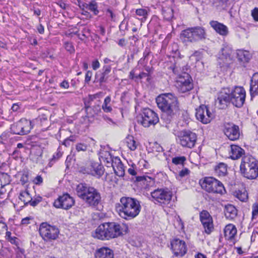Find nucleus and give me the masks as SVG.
Segmentation results:
<instances>
[{"mask_svg": "<svg viewBox=\"0 0 258 258\" xmlns=\"http://www.w3.org/2000/svg\"><path fill=\"white\" fill-rule=\"evenodd\" d=\"M140 202L137 199L123 197L116 205V210L122 218L130 220L138 216L141 210Z\"/></svg>", "mask_w": 258, "mask_h": 258, "instance_id": "1", "label": "nucleus"}, {"mask_svg": "<svg viewBox=\"0 0 258 258\" xmlns=\"http://www.w3.org/2000/svg\"><path fill=\"white\" fill-rule=\"evenodd\" d=\"M158 107L164 113L162 118L167 115L168 120L170 121L172 116L179 110L178 101L177 97L172 93H163L159 95L156 98Z\"/></svg>", "mask_w": 258, "mask_h": 258, "instance_id": "2", "label": "nucleus"}, {"mask_svg": "<svg viewBox=\"0 0 258 258\" xmlns=\"http://www.w3.org/2000/svg\"><path fill=\"white\" fill-rule=\"evenodd\" d=\"M76 191L77 195L92 208H95L101 204V195L94 187L81 183L77 186Z\"/></svg>", "mask_w": 258, "mask_h": 258, "instance_id": "3", "label": "nucleus"}, {"mask_svg": "<svg viewBox=\"0 0 258 258\" xmlns=\"http://www.w3.org/2000/svg\"><path fill=\"white\" fill-rule=\"evenodd\" d=\"M123 234V228L119 224L114 222L105 223L95 230L93 236L100 240H108Z\"/></svg>", "mask_w": 258, "mask_h": 258, "instance_id": "4", "label": "nucleus"}, {"mask_svg": "<svg viewBox=\"0 0 258 258\" xmlns=\"http://www.w3.org/2000/svg\"><path fill=\"white\" fill-rule=\"evenodd\" d=\"M240 171L243 177L256 179L258 177V161L251 155L244 156L241 159Z\"/></svg>", "mask_w": 258, "mask_h": 258, "instance_id": "5", "label": "nucleus"}, {"mask_svg": "<svg viewBox=\"0 0 258 258\" xmlns=\"http://www.w3.org/2000/svg\"><path fill=\"white\" fill-rule=\"evenodd\" d=\"M138 123L142 124L145 127L154 125L159 120L158 115L149 108H145L137 117Z\"/></svg>", "mask_w": 258, "mask_h": 258, "instance_id": "6", "label": "nucleus"}, {"mask_svg": "<svg viewBox=\"0 0 258 258\" xmlns=\"http://www.w3.org/2000/svg\"><path fill=\"white\" fill-rule=\"evenodd\" d=\"M201 186L208 192L222 195L226 192L223 183L213 177H206L201 183Z\"/></svg>", "mask_w": 258, "mask_h": 258, "instance_id": "7", "label": "nucleus"}, {"mask_svg": "<svg viewBox=\"0 0 258 258\" xmlns=\"http://www.w3.org/2000/svg\"><path fill=\"white\" fill-rule=\"evenodd\" d=\"M39 233L45 241L55 240L58 237L59 230L55 226H51L47 223L41 224L39 229Z\"/></svg>", "mask_w": 258, "mask_h": 258, "instance_id": "8", "label": "nucleus"}, {"mask_svg": "<svg viewBox=\"0 0 258 258\" xmlns=\"http://www.w3.org/2000/svg\"><path fill=\"white\" fill-rule=\"evenodd\" d=\"M197 135L189 131H182L177 136V142L183 147L192 148L195 146Z\"/></svg>", "mask_w": 258, "mask_h": 258, "instance_id": "9", "label": "nucleus"}, {"mask_svg": "<svg viewBox=\"0 0 258 258\" xmlns=\"http://www.w3.org/2000/svg\"><path fill=\"white\" fill-rule=\"evenodd\" d=\"M153 201L161 205L169 204L171 200L172 194L168 189L157 188L151 192Z\"/></svg>", "mask_w": 258, "mask_h": 258, "instance_id": "10", "label": "nucleus"}, {"mask_svg": "<svg viewBox=\"0 0 258 258\" xmlns=\"http://www.w3.org/2000/svg\"><path fill=\"white\" fill-rule=\"evenodd\" d=\"M32 128L31 121L25 118L21 119L11 126V131L13 134L21 136L29 134Z\"/></svg>", "mask_w": 258, "mask_h": 258, "instance_id": "11", "label": "nucleus"}, {"mask_svg": "<svg viewBox=\"0 0 258 258\" xmlns=\"http://www.w3.org/2000/svg\"><path fill=\"white\" fill-rule=\"evenodd\" d=\"M175 86L180 93H183L191 90L193 88V84L190 76L185 73L179 75L176 81Z\"/></svg>", "mask_w": 258, "mask_h": 258, "instance_id": "12", "label": "nucleus"}, {"mask_svg": "<svg viewBox=\"0 0 258 258\" xmlns=\"http://www.w3.org/2000/svg\"><path fill=\"white\" fill-rule=\"evenodd\" d=\"M245 91L242 87H235L231 90V103L237 107L243 106L245 99Z\"/></svg>", "mask_w": 258, "mask_h": 258, "instance_id": "13", "label": "nucleus"}, {"mask_svg": "<svg viewBox=\"0 0 258 258\" xmlns=\"http://www.w3.org/2000/svg\"><path fill=\"white\" fill-rule=\"evenodd\" d=\"M196 116L199 121L204 124L210 123L214 118L213 114L205 105H200L196 109Z\"/></svg>", "mask_w": 258, "mask_h": 258, "instance_id": "14", "label": "nucleus"}, {"mask_svg": "<svg viewBox=\"0 0 258 258\" xmlns=\"http://www.w3.org/2000/svg\"><path fill=\"white\" fill-rule=\"evenodd\" d=\"M75 204V200L69 194H63L59 196L54 202L53 205L56 208L64 210L70 209Z\"/></svg>", "mask_w": 258, "mask_h": 258, "instance_id": "15", "label": "nucleus"}, {"mask_svg": "<svg viewBox=\"0 0 258 258\" xmlns=\"http://www.w3.org/2000/svg\"><path fill=\"white\" fill-rule=\"evenodd\" d=\"M223 132L228 138L231 141H235L239 138L240 131L239 126L233 123H225Z\"/></svg>", "mask_w": 258, "mask_h": 258, "instance_id": "16", "label": "nucleus"}, {"mask_svg": "<svg viewBox=\"0 0 258 258\" xmlns=\"http://www.w3.org/2000/svg\"><path fill=\"white\" fill-rule=\"evenodd\" d=\"M231 90L229 88H223L218 94L216 103L220 108L226 107L231 102Z\"/></svg>", "mask_w": 258, "mask_h": 258, "instance_id": "17", "label": "nucleus"}, {"mask_svg": "<svg viewBox=\"0 0 258 258\" xmlns=\"http://www.w3.org/2000/svg\"><path fill=\"white\" fill-rule=\"evenodd\" d=\"M200 218L205 232L210 234L214 229L212 216L208 211L203 210L200 214Z\"/></svg>", "mask_w": 258, "mask_h": 258, "instance_id": "18", "label": "nucleus"}, {"mask_svg": "<svg viewBox=\"0 0 258 258\" xmlns=\"http://www.w3.org/2000/svg\"><path fill=\"white\" fill-rule=\"evenodd\" d=\"M104 172L102 165L98 162H90L84 168V173L92 175L97 177L101 176Z\"/></svg>", "mask_w": 258, "mask_h": 258, "instance_id": "19", "label": "nucleus"}, {"mask_svg": "<svg viewBox=\"0 0 258 258\" xmlns=\"http://www.w3.org/2000/svg\"><path fill=\"white\" fill-rule=\"evenodd\" d=\"M171 248L175 255L182 256L186 252L185 243L179 239H174L171 242Z\"/></svg>", "mask_w": 258, "mask_h": 258, "instance_id": "20", "label": "nucleus"}, {"mask_svg": "<svg viewBox=\"0 0 258 258\" xmlns=\"http://www.w3.org/2000/svg\"><path fill=\"white\" fill-rule=\"evenodd\" d=\"M233 50L228 46L223 48L219 54V62L223 65L228 66L231 64L233 60Z\"/></svg>", "mask_w": 258, "mask_h": 258, "instance_id": "21", "label": "nucleus"}, {"mask_svg": "<svg viewBox=\"0 0 258 258\" xmlns=\"http://www.w3.org/2000/svg\"><path fill=\"white\" fill-rule=\"evenodd\" d=\"M211 27L219 34L225 36L228 34L229 31L227 27L222 23L217 21L210 22Z\"/></svg>", "mask_w": 258, "mask_h": 258, "instance_id": "22", "label": "nucleus"}, {"mask_svg": "<svg viewBox=\"0 0 258 258\" xmlns=\"http://www.w3.org/2000/svg\"><path fill=\"white\" fill-rule=\"evenodd\" d=\"M95 258H114L113 251L108 247H102L96 250Z\"/></svg>", "mask_w": 258, "mask_h": 258, "instance_id": "23", "label": "nucleus"}, {"mask_svg": "<svg viewBox=\"0 0 258 258\" xmlns=\"http://www.w3.org/2000/svg\"><path fill=\"white\" fill-rule=\"evenodd\" d=\"M191 30L192 36L194 39V42L199 40L205 39L206 38V33L205 29L202 27H191Z\"/></svg>", "mask_w": 258, "mask_h": 258, "instance_id": "24", "label": "nucleus"}, {"mask_svg": "<svg viewBox=\"0 0 258 258\" xmlns=\"http://www.w3.org/2000/svg\"><path fill=\"white\" fill-rule=\"evenodd\" d=\"M112 167L115 174L118 176L122 177L124 175V168L123 164L118 157L114 159V164Z\"/></svg>", "mask_w": 258, "mask_h": 258, "instance_id": "25", "label": "nucleus"}, {"mask_svg": "<svg viewBox=\"0 0 258 258\" xmlns=\"http://www.w3.org/2000/svg\"><path fill=\"white\" fill-rule=\"evenodd\" d=\"M237 233L236 227L232 224L227 225L224 228V236L226 239L233 240Z\"/></svg>", "mask_w": 258, "mask_h": 258, "instance_id": "26", "label": "nucleus"}, {"mask_svg": "<svg viewBox=\"0 0 258 258\" xmlns=\"http://www.w3.org/2000/svg\"><path fill=\"white\" fill-rule=\"evenodd\" d=\"M244 153V150L237 145H231V150L229 152L230 157L232 159H239Z\"/></svg>", "mask_w": 258, "mask_h": 258, "instance_id": "27", "label": "nucleus"}, {"mask_svg": "<svg viewBox=\"0 0 258 258\" xmlns=\"http://www.w3.org/2000/svg\"><path fill=\"white\" fill-rule=\"evenodd\" d=\"M250 92L252 96L258 93V73L253 74L251 79Z\"/></svg>", "mask_w": 258, "mask_h": 258, "instance_id": "28", "label": "nucleus"}, {"mask_svg": "<svg viewBox=\"0 0 258 258\" xmlns=\"http://www.w3.org/2000/svg\"><path fill=\"white\" fill-rule=\"evenodd\" d=\"M224 213L227 219L232 220L236 217L237 210L234 206L228 205L225 206Z\"/></svg>", "mask_w": 258, "mask_h": 258, "instance_id": "29", "label": "nucleus"}, {"mask_svg": "<svg viewBox=\"0 0 258 258\" xmlns=\"http://www.w3.org/2000/svg\"><path fill=\"white\" fill-rule=\"evenodd\" d=\"M236 54L238 60L242 63L247 62L251 57L250 53L244 50H238Z\"/></svg>", "mask_w": 258, "mask_h": 258, "instance_id": "30", "label": "nucleus"}, {"mask_svg": "<svg viewBox=\"0 0 258 258\" xmlns=\"http://www.w3.org/2000/svg\"><path fill=\"white\" fill-rule=\"evenodd\" d=\"M192 35L193 34L192 33L191 28H189L181 32L180 34V38L183 41L194 42Z\"/></svg>", "mask_w": 258, "mask_h": 258, "instance_id": "31", "label": "nucleus"}, {"mask_svg": "<svg viewBox=\"0 0 258 258\" xmlns=\"http://www.w3.org/2000/svg\"><path fill=\"white\" fill-rule=\"evenodd\" d=\"M136 180L137 181L140 182L145 188H148L154 184L153 179L148 176H138Z\"/></svg>", "mask_w": 258, "mask_h": 258, "instance_id": "32", "label": "nucleus"}, {"mask_svg": "<svg viewBox=\"0 0 258 258\" xmlns=\"http://www.w3.org/2000/svg\"><path fill=\"white\" fill-rule=\"evenodd\" d=\"M126 146L131 151H135L139 145L134 137L132 136H128L125 139Z\"/></svg>", "mask_w": 258, "mask_h": 258, "instance_id": "33", "label": "nucleus"}, {"mask_svg": "<svg viewBox=\"0 0 258 258\" xmlns=\"http://www.w3.org/2000/svg\"><path fill=\"white\" fill-rule=\"evenodd\" d=\"M227 171V165L223 163H220L215 167V172L220 176H225Z\"/></svg>", "mask_w": 258, "mask_h": 258, "instance_id": "34", "label": "nucleus"}, {"mask_svg": "<svg viewBox=\"0 0 258 258\" xmlns=\"http://www.w3.org/2000/svg\"><path fill=\"white\" fill-rule=\"evenodd\" d=\"M103 73L101 74V77L99 79L100 83H104L107 81L108 78L109 74L111 71V67L110 66H105L103 68Z\"/></svg>", "mask_w": 258, "mask_h": 258, "instance_id": "35", "label": "nucleus"}, {"mask_svg": "<svg viewBox=\"0 0 258 258\" xmlns=\"http://www.w3.org/2000/svg\"><path fill=\"white\" fill-rule=\"evenodd\" d=\"M19 199L24 203L25 205L29 203L32 200L31 197L27 190L21 191L20 194Z\"/></svg>", "mask_w": 258, "mask_h": 258, "instance_id": "36", "label": "nucleus"}, {"mask_svg": "<svg viewBox=\"0 0 258 258\" xmlns=\"http://www.w3.org/2000/svg\"><path fill=\"white\" fill-rule=\"evenodd\" d=\"M137 18L141 21H145L148 15V12L145 9H138L136 11Z\"/></svg>", "mask_w": 258, "mask_h": 258, "instance_id": "37", "label": "nucleus"}, {"mask_svg": "<svg viewBox=\"0 0 258 258\" xmlns=\"http://www.w3.org/2000/svg\"><path fill=\"white\" fill-rule=\"evenodd\" d=\"M111 97L110 96H107L104 101V102L102 105V108L103 111L105 112H110L112 110V107L110 105Z\"/></svg>", "mask_w": 258, "mask_h": 258, "instance_id": "38", "label": "nucleus"}, {"mask_svg": "<svg viewBox=\"0 0 258 258\" xmlns=\"http://www.w3.org/2000/svg\"><path fill=\"white\" fill-rule=\"evenodd\" d=\"M227 1L228 0H213V5L217 9L221 10L226 7Z\"/></svg>", "mask_w": 258, "mask_h": 258, "instance_id": "39", "label": "nucleus"}, {"mask_svg": "<svg viewBox=\"0 0 258 258\" xmlns=\"http://www.w3.org/2000/svg\"><path fill=\"white\" fill-rule=\"evenodd\" d=\"M1 182L2 187H4L6 185L10 182V177L7 173H2L1 177Z\"/></svg>", "mask_w": 258, "mask_h": 258, "instance_id": "40", "label": "nucleus"}, {"mask_svg": "<svg viewBox=\"0 0 258 258\" xmlns=\"http://www.w3.org/2000/svg\"><path fill=\"white\" fill-rule=\"evenodd\" d=\"M6 239L10 241L12 244H15L17 246L18 245V239L16 237L11 236V232L10 231H7L6 233Z\"/></svg>", "mask_w": 258, "mask_h": 258, "instance_id": "41", "label": "nucleus"}, {"mask_svg": "<svg viewBox=\"0 0 258 258\" xmlns=\"http://www.w3.org/2000/svg\"><path fill=\"white\" fill-rule=\"evenodd\" d=\"M236 197L242 202H245L248 199L247 193L245 191H242L239 190L236 193Z\"/></svg>", "mask_w": 258, "mask_h": 258, "instance_id": "42", "label": "nucleus"}, {"mask_svg": "<svg viewBox=\"0 0 258 258\" xmlns=\"http://www.w3.org/2000/svg\"><path fill=\"white\" fill-rule=\"evenodd\" d=\"M186 158L184 156L176 157L172 158V162L175 165H183Z\"/></svg>", "mask_w": 258, "mask_h": 258, "instance_id": "43", "label": "nucleus"}, {"mask_svg": "<svg viewBox=\"0 0 258 258\" xmlns=\"http://www.w3.org/2000/svg\"><path fill=\"white\" fill-rule=\"evenodd\" d=\"M258 217V204L254 203L252 206V220Z\"/></svg>", "mask_w": 258, "mask_h": 258, "instance_id": "44", "label": "nucleus"}, {"mask_svg": "<svg viewBox=\"0 0 258 258\" xmlns=\"http://www.w3.org/2000/svg\"><path fill=\"white\" fill-rule=\"evenodd\" d=\"M116 157H112L111 155L106 159L103 162L107 167H112L114 164V159Z\"/></svg>", "mask_w": 258, "mask_h": 258, "instance_id": "45", "label": "nucleus"}, {"mask_svg": "<svg viewBox=\"0 0 258 258\" xmlns=\"http://www.w3.org/2000/svg\"><path fill=\"white\" fill-rule=\"evenodd\" d=\"M88 148V146L83 143H78L76 146V149L77 151H85Z\"/></svg>", "mask_w": 258, "mask_h": 258, "instance_id": "46", "label": "nucleus"}, {"mask_svg": "<svg viewBox=\"0 0 258 258\" xmlns=\"http://www.w3.org/2000/svg\"><path fill=\"white\" fill-rule=\"evenodd\" d=\"M86 8L90 10L92 12H93L95 15L97 14L98 13V11L97 10V7L95 4L91 3L89 5L86 4Z\"/></svg>", "mask_w": 258, "mask_h": 258, "instance_id": "47", "label": "nucleus"}, {"mask_svg": "<svg viewBox=\"0 0 258 258\" xmlns=\"http://www.w3.org/2000/svg\"><path fill=\"white\" fill-rule=\"evenodd\" d=\"M110 155V152L107 151H102L100 153V157L103 162Z\"/></svg>", "mask_w": 258, "mask_h": 258, "instance_id": "48", "label": "nucleus"}, {"mask_svg": "<svg viewBox=\"0 0 258 258\" xmlns=\"http://www.w3.org/2000/svg\"><path fill=\"white\" fill-rule=\"evenodd\" d=\"M64 47L66 49L71 53L74 52L75 50L72 44L70 42H67L64 43Z\"/></svg>", "mask_w": 258, "mask_h": 258, "instance_id": "49", "label": "nucleus"}, {"mask_svg": "<svg viewBox=\"0 0 258 258\" xmlns=\"http://www.w3.org/2000/svg\"><path fill=\"white\" fill-rule=\"evenodd\" d=\"M251 16L255 21H258V8H255L252 10Z\"/></svg>", "mask_w": 258, "mask_h": 258, "instance_id": "50", "label": "nucleus"}, {"mask_svg": "<svg viewBox=\"0 0 258 258\" xmlns=\"http://www.w3.org/2000/svg\"><path fill=\"white\" fill-rule=\"evenodd\" d=\"M189 173V170L185 168L181 170L179 173V175L181 177H184L186 175H187Z\"/></svg>", "mask_w": 258, "mask_h": 258, "instance_id": "51", "label": "nucleus"}, {"mask_svg": "<svg viewBox=\"0 0 258 258\" xmlns=\"http://www.w3.org/2000/svg\"><path fill=\"white\" fill-rule=\"evenodd\" d=\"M100 63L98 60H95L92 62V68L94 70H96L100 67Z\"/></svg>", "mask_w": 258, "mask_h": 258, "instance_id": "52", "label": "nucleus"}, {"mask_svg": "<svg viewBox=\"0 0 258 258\" xmlns=\"http://www.w3.org/2000/svg\"><path fill=\"white\" fill-rule=\"evenodd\" d=\"M41 201V198L39 197L38 199H36L32 201V200L31 201V202H30V205L32 206H36L39 203H40Z\"/></svg>", "mask_w": 258, "mask_h": 258, "instance_id": "53", "label": "nucleus"}, {"mask_svg": "<svg viewBox=\"0 0 258 258\" xmlns=\"http://www.w3.org/2000/svg\"><path fill=\"white\" fill-rule=\"evenodd\" d=\"M107 15L110 18V20L111 21H115V16L111 10H107Z\"/></svg>", "mask_w": 258, "mask_h": 258, "instance_id": "54", "label": "nucleus"}, {"mask_svg": "<svg viewBox=\"0 0 258 258\" xmlns=\"http://www.w3.org/2000/svg\"><path fill=\"white\" fill-rule=\"evenodd\" d=\"M43 181V179L41 177V176L38 175L37 176L35 179H34V182L36 184H39L42 183Z\"/></svg>", "mask_w": 258, "mask_h": 258, "instance_id": "55", "label": "nucleus"}, {"mask_svg": "<svg viewBox=\"0 0 258 258\" xmlns=\"http://www.w3.org/2000/svg\"><path fill=\"white\" fill-rule=\"evenodd\" d=\"M92 73L90 71H88L85 75V82L88 83L92 77Z\"/></svg>", "mask_w": 258, "mask_h": 258, "instance_id": "56", "label": "nucleus"}, {"mask_svg": "<svg viewBox=\"0 0 258 258\" xmlns=\"http://www.w3.org/2000/svg\"><path fill=\"white\" fill-rule=\"evenodd\" d=\"M60 86L61 88L68 89L69 87V84L68 81L64 80L60 83Z\"/></svg>", "mask_w": 258, "mask_h": 258, "instance_id": "57", "label": "nucleus"}, {"mask_svg": "<svg viewBox=\"0 0 258 258\" xmlns=\"http://www.w3.org/2000/svg\"><path fill=\"white\" fill-rule=\"evenodd\" d=\"M30 220V217H26L25 218H23L22 220L21 224L23 225H27L29 223Z\"/></svg>", "mask_w": 258, "mask_h": 258, "instance_id": "58", "label": "nucleus"}, {"mask_svg": "<svg viewBox=\"0 0 258 258\" xmlns=\"http://www.w3.org/2000/svg\"><path fill=\"white\" fill-rule=\"evenodd\" d=\"M127 171L128 173L132 175H136L137 174L136 171L135 170L133 167H131L128 168Z\"/></svg>", "mask_w": 258, "mask_h": 258, "instance_id": "59", "label": "nucleus"}, {"mask_svg": "<svg viewBox=\"0 0 258 258\" xmlns=\"http://www.w3.org/2000/svg\"><path fill=\"white\" fill-rule=\"evenodd\" d=\"M125 44V40L124 38L120 39L118 42V44L121 47L124 46Z\"/></svg>", "mask_w": 258, "mask_h": 258, "instance_id": "60", "label": "nucleus"}, {"mask_svg": "<svg viewBox=\"0 0 258 258\" xmlns=\"http://www.w3.org/2000/svg\"><path fill=\"white\" fill-rule=\"evenodd\" d=\"M19 109V106L18 104L16 103L14 104L11 107V110L13 111H17V110H18Z\"/></svg>", "mask_w": 258, "mask_h": 258, "instance_id": "61", "label": "nucleus"}, {"mask_svg": "<svg viewBox=\"0 0 258 258\" xmlns=\"http://www.w3.org/2000/svg\"><path fill=\"white\" fill-rule=\"evenodd\" d=\"M38 31L40 34H43L44 32V27L42 25H39L37 27Z\"/></svg>", "mask_w": 258, "mask_h": 258, "instance_id": "62", "label": "nucleus"}, {"mask_svg": "<svg viewBox=\"0 0 258 258\" xmlns=\"http://www.w3.org/2000/svg\"><path fill=\"white\" fill-rule=\"evenodd\" d=\"M148 76V74L146 73H141V74H139V75L138 77H137V78H139V79H142Z\"/></svg>", "mask_w": 258, "mask_h": 258, "instance_id": "63", "label": "nucleus"}, {"mask_svg": "<svg viewBox=\"0 0 258 258\" xmlns=\"http://www.w3.org/2000/svg\"><path fill=\"white\" fill-rule=\"evenodd\" d=\"M195 258H207L206 255L205 254L202 253H198L195 255Z\"/></svg>", "mask_w": 258, "mask_h": 258, "instance_id": "64", "label": "nucleus"}]
</instances>
